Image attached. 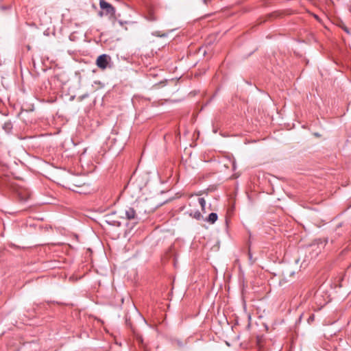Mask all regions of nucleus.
<instances>
[{
  "label": "nucleus",
  "instance_id": "4",
  "mask_svg": "<svg viewBox=\"0 0 351 351\" xmlns=\"http://www.w3.org/2000/svg\"><path fill=\"white\" fill-rule=\"evenodd\" d=\"M19 199L22 201H26L30 197V192L25 189L19 188L16 191Z\"/></svg>",
  "mask_w": 351,
  "mask_h": 351
},
{
  "label": "nucleus",
  "instance_id": "1",
  "mask_svg": "<svg viewBox=\"0 0 351 351\" xmlns=\"http://www.w3.org/2000/svg\"><path fill=\"white\" fill-rule=\"evenodd\" d=\"M67 184L71 189L75 191V188L83 186L86 182L80 177L72 176L68 178Z\"/></svg>",
  "mask_w": 351,
  "mask_h": 351
},
{
  "label": "nucleus",
  "instance_id": "2",
  "mask_svg": "<svg viewBox=\"0 0 351 351\" xmlns=\"http://www.w3.org/2000/svg\"><path fill=\"white\" fill-rule=\"evenodd\" d=\"M111 61V58L107 54L99 56L96 60V65L101 69H106Z\"/></svg>",
  "mask_w": 351,
  "mask_h": 351
},
{
  "label": "nucleus",
  "instance_id": "3",
  "mask_svg": "<svg viewBox=\"0 0 351 351\" xmlns=\"http://www.w3.org/2000/svg\"><path fill=\"white\" fill-rule=\"evenodd\" d=\"M99 6H100L101 9L106 11V14H109L110 15H114V14H115L114 8L109 3L106 2L105 0L99 1Z\"/></svg>",
  "mask_w": 351,
  "mask_h": 351
},
{
  "label": "nucleus",
  "instance_id": "5",
  "mask_svg": "<svg viewBox=\"0 0 351 351\" xmlns=\"http://www.w3.org/2000/svg\"><path fill=\"white\" fill-rule=\"evenodd\" d=\"M124 214L128 219H133L135 218L136 212L132 208H128L125 210Z\"/></svg>",
  "mask_w": 351,
  "mask_h": 351
},
{
  "label": "nucleus",
  "instance_id": "12",
  "mask_svg": "<svg viewBox=\"0 0 351 351\" xmlns=\"http://www.w3.org/2000/svg\"><path fill=\"white\" fill-rule=\"evenodd\" d=\"M344 30H345L346 32L349 33V31H348V28H347V27H345V28H344Z\"/></svg>",
  "mask_w": 351,
  "mask_h": 351
},
{
  "label": "nucleus",
  "instance_id": "7",
  "mask_svg": "<svg viewBox=\"0 0 351 351\" xmlns=\"http://www.w3.org/2000/svg\"><path fill=\"white\" fill-rule=\"evenodd\" d=\"M189 215L196 219H200L202 216L199 210H193V209H190L188 210Z\"/></svg>",
  "mask_w": 351,
  "mask_h": 351
},
{
  "label": "nucleus",
  "instance_id": "8",
  "mask_svg": "<svg viewBox=\"0 0 351 351\" xmlns=\"http://www.w3.org/2000/svg\"><path fill=\"white\" fill-rule=\"evenodd\" d=\"M217 215L215 213H211L208 217L206 219V221L210 223H214L217 220Z\"/></svg>",
  "mask_w": 351,
  "mask_h": 351
},
{
  "label": "nucleus",
  "instance_id": "13",
  "mask_svg": "<svg viewBox=\"0 0 351 351\" xmlns=\"http://www.w3.org/2000/svg\"><path fill=\"white\" fill-rule=\"evenodd\" d=\"M313 319V317H309V319H308V320H312Z\"/></svg>",
  "mask_w": 351,
  "mask_h": 351
},
{
  "label": "nucleus",
  "instance_id": "10",
  "mask_svg": "<svg viewBox=\"0 0 351 351\" xmlns=\"http://www.w3.org/2000/svg\"><path fill=\"white\" fill-rule=\"evenodd\" d=\"M154 35H156L157 36H165V34H162V35L159 34L158 32H156L154 33Z\"/></svg>",
  "mask_w": 351,
  "mask_h": 351
},
{
  "label": "nucleus",
  "instance_id": "6",
  "mask_svg": "<svg viewBox=\"0 0 351 351\" xmlns=\"http://www.w3.org/2000/svg\"><path fill=\"white\" fill-rule=\"evenodd\" d=\"M194 206H200L202 210H204L206 206V201L204 197H197L195 201L192 202Z\"/></svg>",
  "mask_w": 351,
  "mask_h": 351
},
{
  "label": "nucleus",
  "instance_id": "11",
  "mask_svg": "<svg viewBox=\"0 0 351 351\" xmlns=\"http://www.w3.org/2000/svg\"><path fill=\"white\" fill-rule=\"evenodd\" d=\"M211 0H203V2L206 5L208 4Z\"/></svg>",
  "mask_w": 351,
  "mask_h": 351
},
{
  "label": "nucleus",
  "instance_id": "9",
  "mask_svg": "<svg viewBox=\"0 0 351 351\" xmlns=\"http://www.w3.org/2000/svg\"><path fill=\"white\" fill-rule=\"evenodd\" d=\"M248 257H249V260L251 262V263L252 264L254 263V261L252 260V255L250 253V252H249V253H248Z\"/></svg>",
  "mask_w": 351,
  "mask_h": 351
}]
</instances>
